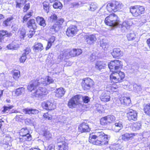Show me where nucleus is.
I'll return each mask as SVG.
<instances>
[{"label":"nucleus","mask_w":150,"mask_h":150,"mask_svg":"<svg viewBox=\"0 0 150 150\" xmlns=\"http://www.w3.org/2000/svg\"><path fill=\"white\" fill-rule=\"evenodd\" d=\"M109 138V137L105 134L103 132L96 131L94 135L93 134H90L89 141L95 145H103L108 144Z\"/></svg>","instance_id":"f257e3e1"},{"label":"nucleus","mask_w":150,"mask_h":150,"mask_svg":"<svg viewBox=\"0 0 150 150\" xmlns=\"http://www.w3.org/2000/svg\"><path fill=\"white\" fill-rule=\"evenodd\" d=\"M104 22L107 25L115 27L119 24L120 21L117 16L115 14L112 13L107 17Z\"/></svg>","instance_id":"f03ea898"},{"label":"nucleus","mask_w":150,"mask_h":150,"mask_svg":"<svg viewBox=\"0 0 150 150\" xmlns=\"http://www.w3.org/2000/svg\"><path fill=\"white\" fill-rule=\"evenodd\" d=\"M125 77L124 72L120 70L112 71L110 76V79L115 83L122 82Z\"/></svg>","instance_id":"7ed1b4c3"},{"label":"nucleus","mask_w":150,"mask_h":150,"mask_svg":"<svg viewBox=\"0 0 150 150\" xmlns=\"http://www.w3.org/2000/svg\"><path fill=\"white\" fill-rule=\"evenodd\" d=\"M47 93L48 92L45 88L40 87L32 93V96L38 100H43Z\"/></svg>","instance_id":"20e7f679"},{"label":"nucleus","mask_w":150,"mask_h":150,"mask_svg":"<svg viewBox=\"0 0 150 150\" xmlns=\"http://www.w3.org/2000/svg\"><path fill=\"white\" fill-rule=\"evenodd\" d=\"M123 6V4L121 2L118 1H114L107 4V8L110 11H116L122 9Z\"/></svg>","instance_id":"39448f33"},{"label":"nucleus","mask_w":150,"mask_h":150,"mask_svg":"<svg viewBox=\"0 0 150 150\" xmlns=\"http://www.w3.org/2000/svg\"><path fill=\"white\" fill-rule=\"evenodd\" d=\"M12 139L11 137L8 134H5L3 136V138L0 141V145L3 146L5 149L8 150L10 149L11 145V142Z\"/></svg>","instance_id":"423d86ee"},{"label":"nucleus","mask_w":150,"mask_h":150,"mask_svg":"<svg viewBox=\"0 0 150 150\" xmlns=\"http://www.w3.org/2000/svg\"><path fill=\"white\" fill-rule=\"evenodd\" d=\"M130 12L133 16L137 17L143 13L144 11V7L140 6L131 7L130 8Z\"/></svg>","instance_id":"0eeeda50"},{"label":"nucleus","mask_w":150,"mask_h":150,"mask_svg":"<svg viewBox=\"0 0 150 150\" xmlns=\"http://www.w3.org/2000/svg\"><path fill=\"white\" fill-rule=\"evenodd\" d=\"M122 62L118 60L111 61L108 64V67L111 71L119 70L122 67Z\"/></svg>","instance_id":"6e6552de"},{"label":"nucleus","mask_w":150,"mask_h":150,"mask_svg":"<svg viewBox=\"0 0 150 150\" xmlns=\"http://www.w3.org/2000/svg\"><path fill=\"white\" fill-rule=\"evenodd\" d=\"M81 96L79 95H76L73 97L69 101L68 105L70 108H75L76 106L80 103V99Z\"/></svg>","instance_id":"1a4fd4ad"},{"label":"nucleus","mask_w":150,"mask_h":150,"mask_svg":"<svg viewBox=\"0 0 150 150\" xmlns=\"http://www.w3.org/2000/svg\"><path fill=\"white\" fill-rule=\"evenodd\" d=\"M115 120V118L114 116L108 115L100 119V123L102 125H106L114 122Z\"/></svg>","instance_id":"9d476101"},{"label":"nucleus","mask_w":150,"mask_h":150,"mask_svg":"<svg viewBox=\"0 0 150 150\" xmlns=\"http://www.w3.org/2000/svg\"><path fill=\"white\" fill-rule=\"evenodd\" d=\"M125 112L128 119L129 120L135 121L137 119V113L136 112L132 109L128 108L125 110Z\"/></svg>","instance_id":"9b49d317"},{"label":"nucleus","mask_w":150,"mask_h":150,"mask_svg":"<svg viewBox=\"0 0 150 150\" xmlns=\"http://www.w3.org/2000/svg\"><path fill=\"white\" fill-rule=\"evenodd\" d=\"M29 132L26 128H23L20 132V134L22 137L20 138V139H23L24 141H29L31 140V136L29 134Z\"/></svg>","instance_id":"f8f14e48"},{"label":"nucleus","mask_w":150,"mask_h":150,"mask_svg":"<svg viewBox=\"0 0 150 150\" xmlns=\"http://www.w3.org/2000/svg\"><path fill=\"white\" fill-rule=\"evenodd\" d=\"M94 84L93 81L90 78H86L83 80L81 85L84 90L89 89Z\"/></svg>","instance_id":"ddd939ff"},{"label":"nucleus","mask_w":150,"mask_h":150,"mask_svg":"<svg viewBox=\"0 0 150 150\" xmlns=\"http://www.w3.org/2000/svg\"><path fill=\"white\" fill-rule=\"evenodd\" d=\"M40 84V82L38 80L32 81L30 82L27 87L28 89L30 91L37 89L39 85Z\"/></svg>","instance_id":"4468645a"},{"label":"nucleus","mask_w":150,"mask_h":150,"mask_svg":"<svg viewBox=\"0 0 150 150\" xmlns=\"http://www.w3.org/2000/svg\"><path fill=\"white\" fill-rule=\"evenodd\" d=\"M77 28L74 25L70 26L67 29L66 34L69 37H73L77 32Z\"/></svg>","instance_id":"2eb2a0df"},{"label":"nucleus","mask_w":150,"mask_h":150,"mask_svg":"<svg viewBox=\"0 0 150 150\" xmlns=\"http://www.w3.org/2000/svg\"><path fill=\"white\" fill-rule=\"evenodd\" d=\"M42 106L43 108L47 110H54L56 108L55 105L50 101L43 102L42 104Z\"/></svg>","instance_id":"dca6fc26"},{"label":"nucleus","mask_w":150,"mask_h":150,"mask_svg":"<svg viewBox=\"0 0 150 150\" xmlns=\"http://www.w3.org/2000/svg\"><path fill=\"white\" fill-rule=\"evenodd\" d=\"M64 22V20L63 18H61L58 20L56 23L51 26L50 29L52 30H54V31L57 32L60 28V25H62Z\"/></svg>","instance_id":"f3484780"},{"label":"nucleus","mask_w":150,"mask_h":150,"mask_svg":"<svg viewBox=\"0 0 150 150\" xmlns=\"http://www.w3.org/2000/svg\"><path fill=\"white\" fill-rule=\"evenodd\" d=\"M78 129L79 131L81 133L89 132L90 130L88 124L84 122L79 125Z\"/></svg>","instance_id":"a211bd4d"},{"label":"nucleus","mask_w":150,"mask_h":150,"mask_svg":"<svg viewBox=\"0 0 150 150\" xmlns=\"http://www.w3.org/2000/svg\"><path fill=\"white\" fill-rule=\"evenodd\" d=\"M134 136L135 134L134 133H126L122 134L121 137L122 140L126 141L132 139Z\"/></svg>","instance_id":"6ab92c4d"},{"label":"nucleus","mask_w":150,"mask_h":150,"mask_svg":"<svg viewBox=\"0 0 150 150\" xmlns=\"http://www.w3.org/2000/svg\"><path fill=\"white\" fill-rule=\"evenodd\" d=\"M41 84H43L44 86L48 85L51 83H52L54 82V80L50 76H47L45 79H42L40 81H39Z\"/></svg>","instance_id":"aec40b11"},{"label":"nucleus","mask_w":150,"mask_h":150,"mask_svg":"<svg viewBox=\"0 0 150 150\" xmlns=\"http://www.w3.org/2000/svg\"><path fill=\"white\" fill-rule=\"evenodd\" d=\"M111 54L114 58H116L123 55L122 52L118 48L114 49Z\"/></svg>","instance_id":"412c9836"},{"label":"nucleus","mask_w":150,"mask_h":150,"mask_svg":"<svg viewBox=\"0 0 150 150\" xmlns=\"http://www.w3.org/2000/svg\"><path fill=\"white\" fill-rule=\"evenodd\" d=\"M65 92L64 89L62 88H59L54 92L55 96L57 98L61 97L64 95Z\"/></svg>","instance_id":"4be33fe9"},{"label":"nucleus","mask_w":150,"mask_h":150,"mask_svg":"<svg viewBox=\"0 0 150 150\" xmlns=\"http://www.w3.org/2000/svg\"><path fill=\"white\" fill-rule=\"evenodd\" d=\"M30 52V47H26L24 50V53L22 54L21 57L20 59V61L21 62H24L26 59V55Z\"/></svg>","instance_id":"5701e85b"},{"label":"nucleus","mask_w":150,"mask_h":150,"mask_svg":"<svg viewBox=\"0 0 150 150\" xmlns=\"http://www.w3.org/2000/svg\"><path fill=\"white\" fill-rule=\"evenodd\" d=\"M123 127L122 122H116L112 127V129L113 131L116 132H118Z\"/></svg>","instance_id":"b1692460"},{"label":"nucleus","mask_w":150,"mask_h":150,"mask_svg":"<svg viewBox=\"0 0 150 150\" xmlns=\"http://www.w3.org/2000/svg\"><path fill=\"white\" fill-rule=\"evenodd\" d=\"M86 38L87 43L90 45L93 44L96 40V36L94 34L87 35Z\"/></svg>","instance_id":"393cba45"},{"label":"nucleus","mask_w":150,"mask_h":150,"mask_svg":"<svg viewBox=\"0 0 150 150\" xmlns=\"http://www.w3.org/2000/svg\"><path fill=\"white\" fill-rule=\"evenodd\" d=\"M12 35V34L8 33L6 31H0V45L3 42L4 36H6L7 37H10Z\"/></svg>","instance_id":"a878e982"},{"label":"nucleus","mask_w":150,"mask_h":150,"mask_svg":"<svg viewBox=\"0 0 150 150\" xmlns=\"http://www.w3.org/2000/svg\"><path fill=\"white\" fill-rule=\"evenodd\" d=\"M133 23L130 20H127L124 21L122 25V28L123 29L125 28L127 29H129L132 25Z\"/></svg>","instance_id":"bb28decb"},{"label":"nucleus","mask_w":150,"mask_h":150,"mask_svg":"<svg viewBox=\"0 0 150 150\" xmlns=\"http://www.w3.org/2000/svg\"><path fill=\"white\" fill-rule=\"evenodd\" d=\"M58 147L59 150H68V144L65 141L58 142Z\"/></svg>","instance_id":"cd10ccee"},{"label":"nucleus","mask_w":150,"mask_h":150,"mask_svg":"<svg viewBox=\"0 0 150 150\" xmlns=\"http://www.w3.org/2000/svg\"><path fill=\"white\" fill-rule=\"evenodd\" d=\"M23 112L26 114H36L39 112V111L35 109L27 108L23 109Z\"/></svg>","instance_id":"c85d7f7f"},{"label":"nucleus","mask_w":150,"mask_h":150,"mask_svg":"<svg viewBox=\"0 0 150 150\" xmlns=\"http://www.w3.org/2000/svg\"><path fill=\"white\" fill-rule=\"evenodd\" d=\"M120 100L122 104L126 105H128L131 102L130 98L128 97H122L120 98Z\"/></svg>","instance_id":"c756f323"},{"label":"nucleus","mask_w":150,"mask_h":150,"mask_svg":"<svg viewBox=\"0 0 150 150\" xmlns=\"http://www.w3.org/2000/svg\"><path fill=\"white\" fill-rule=\"evenodd\" d=\"M100 98L102 101L107 102L110 100V97L108 94L103 92L100 95Z\"/></svg>","instance_id":"7c9ffc66"},{"label":"nucleus","mask_w":150,"mask_h":150,"mask_svg":"<svg viewBox=\"0 0 150 150\" xmlns=\"http://www.w3.org/2000/svg\"><path fill=\"white\" fill-rule=\"evenodd\" d=\"M27 25L30 28H33L34 30L36 28V26L35 20L33 19L30 20L27 22Z\"/></svg>","instance_id":"2f4dec72"},{"label":"nucleus","mask_w":150,"mask_h":150,"mask_svg":"<svg viewBox=\"0 0 150 150\" xmlns=\"http://www.w3.org/2000/svg\"><path fill=\"white\" fill-rule=\"evenodd\" d=\"M106 64L105 63L101 61H98L96 64L95 68L100 70L103 69L105 67Z\"/></svg>","instance_id":"473e14b6"},{"label":"nucleus","mask_w":150,"mask_h":150,"mask_svg":"<svg viewBox=\"0 0 150 150\" xmlns=\"http://www.w3.org/2000/svg\"><path fill=\"white\" fill-rule=\"evenodd\" d=\"M122 147L118 144L111 145L109 147L110 150H121Z\"/></svg>","instance_id":"72a5a7b5"},{"label":"nucleus","mask_w":150,"mask_h":150,"mask_svg":"<svg viewBox=\"0 0 150 150\" xmlns=\"http://www.w3.org/2000/svg\"><path fill=\"white\" fill-rule=\"evenodd\" d=\"M36 20L37 23L41 26L45 27L46 25L45 21L43 18L38 16L36 18Z\"/></svg>","instance_id":"f704fd0d"},{"label":"nucleus","mask_w":150,"mask_h":150,"mask_svg":"<svg viewBox=\"0 0 150 150\" xmlns=\"http://www.w3.org/2000/svg\"><path fill=\"white\" fill-rule=\"evenodd\" d=\"M20 76V72L19 71L15 70L13 71V77L15 80H17Z\"/></svg>","instance_id":"c9c22d12"},{"label":"nucleus","mask_w":150,"mask_h":150,"mask_svg":"<svg viewBox=\"0 0 150 150\" xmlns=\"http://www.w3.org/2000/svg\"><path fill=\"white\" fill-rule=\"evenodd\" d=\"M144 110L146 114L150 116V103L146 104L144 106Z\"/></svg>","instance_id":"e433bc0d"},{"label":"nucleus","mask_w":150,"mask_h":150,"mask_svg":"<svg viewBox=\"0 0 150 150\" xmlns=\"http://www.w3.org/2000/svg\"><path fill=\"white\" fill-rule=\"evenodd\" d=\"M26 32L24 28H20L18 31V35L21 38H23L25 36Z\"/></svg>","instance_id":"4c0bfd02"},{"label":"nucleus","mask_w":150,"mask_h":150,"mask_svg":"<svg viewBox=\"0 0 150 150\" xmlns=\"http://www.w3.org/2000/svg\"><path fill=\"white\" fill-rule=\"evenodd\" d=\"M141 127V124L140 122H138L133 124L132 129L134 130H139Z\"/></svg>","instance_id":"58836bf2"},{"label":"nucleus","mask_w":150,"mask_h":150,"mask_svg":"<svg viewBox=\"0 0 150 150\" xmlns=\"http://www.w3.org/2000/svg\"><path fill=\"white\" fill-rule=\"evenodd\" d=\"M27 1L26 0L24 1L23 0H17L16 1L17 4L16 5V7L20 8L22 6V5L26 3Z\"/></svg>","instance_id":"ea45409f"},{"label":"nucleus","mask_w":150,"mask_h":150,"mask_svg":"<svg viewBox=\"0 0 150 150\" xmlns=\"http://www.w3.org/2000/svg\"><path fill=\"white\" fill-rule=\"evenodd\" d=\"M43 136L46 139H48L51 138L52 137V135L49 131L45 130L44 131L43 133Z\"/></svg>","instance_id":"a19ab883"},{"label":"nucleus","mask_w":150,"mask_h":150,"mask_svg":"<svg viewBox=\"0 0 150 150\" xmlns=\"http://www.w3.org/2000/svg\"><path fill=\"white\" fill-rule=\"evenodd\" d=\"M43 4L44 10H45V11L47 13L49 11V3L48 2L45 1Z\"/></svg>","instance_id":"79ce46f5"},{"label":"nucleus","mask_w":150,"mask_h":150,"mask_svg":"<svg viewBox=\"0 0 150 150\" xmlns=\"http://www.w3.org/2000/svg\"><path fill=\"white\" fill-rule=\"evenodd\" d=\"M127 36L128 40H133L135 38L136 35L135 33L132 32L130 33L127 34Z\"/></svg>","instance_id":"37998d69"},{"label":"nucleus","mask_w":150,"mask_h":150,"mask_svg":"<svg viewBox=\"0 0 150 150\" xmlns=\"http://www.w3.org/2000/svg\"><path fill=\"white\" fill-rule=\"evenodd\" d=\"M25 89L23 87L19 88L16 90L15 94L17 96H19L24 91Z\"/></svg>","instance_id":"c03bdc74"},{"label":"nucleus","mask_w":150,"mask_h":150,"mask_svg":"<svg viewBox=\"0 0 150 150\" xmlns=\"http://www.w3.org/2000/svg\"><path fill=\"white\" fill-rule=\"evenodd\" d=\"M57 18V16L55 14L52 13L48 18V20L50 22H52L56 21Z\"/></svg>","instance_id":"a18cd8bd"},{"label":"nucleus","mask_w":150,"mask_h":150,"mask_svg":"<svg viewBox=\"0 0 150 150\" xmlns=\"http://www.w3.org/2000/svg\"><path fill=\"white\" fill-rule=\"evenodd\" d=\"M55 40V38L54 37H52L47 42V47H51L52 45V44L54 42Z\"/></svg>","instance_id":"49530a36"},{"label":"nucleus","mask_w":150,"mask_h":150,"mask_svg":"<svg viewBox=\"0 0 150 150\" xmlns=\"http://www.w3.org/2000/svg\"><path fill=\"white\" fill-rule=\"evenodd\" d=\"M53 7L54 8L61 9L62 8V4L60 2L57 1L53 4Z\"/></svg>","instance_id":"de8ad7c7"},{"label":"nucleus","mask_w":150,"mask_h":150,"mask_svg":"<svg viewBox=\"0 0 150 150\" xmlns=\"http://www.w3.org/2000/svg\"><path fill=\"white\" fill-rule=\"evenodd\" d=\"M33 13L32 12H30L26 14L23 18V21H26L32 15Z\"/></svg>","instance_id":"09e8293b"},{"label":"nucleus","mask_w":150,"mask_h":150,"mask_svg":"<svg viewBox=\"0 0 150 150\" xmlns=\"http://www.w3.org/2000/svg\"><path fill=\"white\" fill-rule=\"evenodd\" d=\"M12 17L8 18L6 20L4 21L3 24L4 26H6L10 23V21L13 19Z\"/></svg>","instance_id":"8fccbe9b"},{"label":"nucleus","mask_w":150,"mask_h":150,"mask_svg":"<svg viewBox=\"0 0 150 150\" xmlns=\"http://www.w3.org/2000/svg\"><path fill=\"white\" fill-rule=\"evenodd\" d=\"M13 108L12 105L9 106H4V109L2 110V112L3 113L7 112V111H8L10 109Z\"/></svg>","instance_id":"3c124183"},{"label":"nucleus","mask_w":150,"mask_h":150,"mask_svg":"<svg viewBox=\"0 0 150 150\" xmlns=\"http://www.w3.org/2000/svg\"><path fill=\"white\" fill-rule=\"evenodd\" d=\"M134 90L137 92H139L141 91L142 88L141 86L140 85H138L137 84L134 85Z\"/></svg>","instance_id":"603ef678"},{"label":"nucleus","mask_w":150,"mask_h":150,"mask_svg":"<svg viewBox=\"0 0 150 150\" xmlns=\"http://www.w3.org/2000/svg\"><path fill=\"white\" fill-rule=\"evenodd\" d=\"M97 57L95 54L93 53L90 56L89 59L91 62H93L97 59Z\"/></svg>","instance_id":"864d4df0"},{"label":"nucleus","mask_w":150,"mask_h":150,"mask_svg":"<svg viewBox=\"0 0 150 150\" xmlns=\"http://www.w3.org/2000/svg\"><path fill=\"white\" fill-rule=\"evenodd\" d=\"M97 8V6L96 4L91 3L90 6V10L91 11H94Z\"/></svg>","instance_id":"5fc2aeb1"},{"label":"nucleus","mask_w":150,"mask_h":150,"mask_svg":"<svg viewBox=\"0 0 150 150\" xmlns=\"http://www.w3.org/2000/svg\"><path fill=\"white\" fill-rule=\"evenodd\" d=\"M30 8V4L28 3H26L24 7L23 11L24 12H26Z\"/></svg>","instance_id":"6e6d98bb"},{"label":"nucleus","mask_w":150,"mask_h":150,"mask_svg":"<svg viewBox=\"0 0 150 150\" xmlns=\"http://www.w3.org/2000/svg\"><path fill=\"white\" fill-rule=\"evenodd\" d=\"M74 49L76 56L80 55L82 52V50L80 49Z\"/></svg>","instance_id":"4d7b16f0"},{"label":"nucleus","mask_w":150,"mask_h":150,"mask_svg":"<svg viewBox=\"0 0 150 150\" xmlns=\"http://www.w3.org/2000/svg\"><path fill=\"white\" fill-rule=\"evenodd\" d=\"M43 116L44 118L49 120H51L52 118V115H49L48 113H45L43 115Z\"/></svg>","instance_id":"13d9d810"},{"label":"nucleus","mask_w":150,"mask_h":150,"mask_svg":"<svg viewBox=\"0 0 150 150\" xmlns=\"http://www.w3.org/2000/svg\"><path fill=\"white\" fill-rule=\"evenodd\" d=\"M83 100L84 103H87L89 102L90 99L88 96H84L83 97Z\"/></svg>","instance_id":"bf43d9fd"},{"label":"nucleus","mask_w":150,"mask_h":150,"mask_svg":"<svg viewBox=\"0 0 150 150\" xmlns=\"http://www.w3.org/2000/svg\"><path fill=\"white\" fill-rule=\"evenodd\" d=\"M100 45L101 47H103L104 46H106L107 45V43L103 39L100 40Z\"/></svg>","instance_id":"052dcab7"},{"label":"nucleus","mask_w":150,"mask_h":150,"mask_svg":"<svg viewBox=\"0 0 150 150\" xmlns=\"http://www.w3.org/2000/svg\"><path fill=\"white\" fill-rule=\"evenodd\" d=\"M75 52L74 49L70 51L69 53V56L71 57L75 56L76 54H75Z\"/></svg>","instance_id":"680f3d73"},{"label":"nucleus","mask_w":150,"mask_h":150,"mask_svg":"<svg viewBox=\"0 0 150 150\" xmlns=\"http://www.w3.org/2000/svg\"><path fill=\"white\" fill-rule=\"evenodd\" d=\"M33 47H43L42 45L40 43L37 42L35 43Z\"/></svg>","instance_id":"e2e57ef3"},{"label":"nucleus","mask_w":150,"mask_h":150,"mask_svg":"<svg viewBox=\"0 0 150 150\" xmlns=\"http://www.w3.org/2000/svg\"><path fill=\"white\" fill-rule=\"evenodd\" d=\"M33 50L35 52H37L39 50L41 51L42 49L41 47H34Z\"/></svg>","instance_id":"0e129e2a"},{"label":"nucleus","mask_w":150,"mask_h":150,"mask_svg":"<svg viewBox=\"0 0 150 150\" xmlns=\"http://www.w3.org/2000/svg\"><path fill=\"white\" fill-rule=\"evenodd\" d=\"M35 33L33 31H29V33L28 34V36L30 37L31 38L33 35Z\"/></svg>","instance_id":"69168bd1"},{"label":"nucleus","mask_w":150,"mask_h":150,"mask_svg":"<svg viewBox=\"0 0 150 150\" xmlns=\"http://www.w3.org/2000/svg\"><path fill=\"white\" fill-rule=\"evenodd\" d=\"M146 42L148 46L150 47V38L147 40Z\"/></svg>","instance_id":"338daca9"},{"label":"nucleus","mask_w":150,"mask_h":150,"mask_svg":"<svg viewBox=\"0 0 150 150\" xmlns=\"http://www.w3.org/2000/svg\"><path fill=\"white\" fill-rule=\"evenodd\" d=\"M47 150H54V149L50 146H48Z\"/></svg>","instance_id":"774afa93"}]
</instances>
